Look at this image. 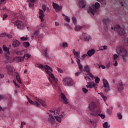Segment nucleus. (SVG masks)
<instances>
[{
  "label": "nucleus",
  "instance_id": "2",
  "mask_svg": "<svg viewBox=\"0 0 128 128\" xmlns=\"http://www.w3.org/2000/svg\"><path fill=\"white\" fill-rule=\"evenodd\" d=\"M26 98L30 104H33L34 106H36V108H40V104H42L44 108H46V103L42 99L36 98L35 102H34V101L30 100L28 96H26Z\"/></svg>",
  "mask_w": 128,
  "mask_h": 128
},
{
  "label": "nucleus",
  "instance_id": "62",
  "mask_svg": "<svg viewBox=\"0 0 128 128\" xmlns=\"http://www.w3.org/2000/svg\"><path fill=\"white\" fill-rule=\"evenodd\" d=\"M82 72H80H80H77L76 73V76H80V73Z\"/></svg>",
  "mask_w": 128,
  "mask_h": 128
},
{
  "label": "nucleus",
  "instance_id": "19",
  "mask_svg": "<svg viewBox=\"0 0 128 128\" xmlns=\"http://www.w3.org/2000/svg\"><path fill=\"white\" fill-rule=\"evenodd\" d=\"M44 10L40 9L39 10V17L40 19L41 22H44Z\"/></svg>",
  "mask_w": 128,
  "mask_h": 128
},
{
  "label": "nucleus",
  "instance_id": "40",
  "mask_svg": "<svg viewBox=\"0 0 128 128\" xmlns=\"http://www.w3.org/2000/svg\"><path fill=\"white\" fill-rule=\"evenodd\" d=\"M72 22L74 24H76V17H72Z\"/></svg>",
  "mask_w": 128,
  "mask_h": 128
},
{
  "label": "nucleus",
  "instance_id": "41",
  "mask_svg": "<svg viewBox=\"0 0 128 128\" xmlns=\"http://www.w3.org/2000/svg\"><path fill=\"white\" fill-rule=\"evenodd\" d=\"M117 116L119 120H122V113L120 112L118 113Z\"/></svg>",
  "mask_w": 128,
  "mask_h": 128
},
{
  "label": "nucleus",
  "instance_id": "36",
  "mask_svg": "<svg viewBox=\"0 0 128 128\" xmlns=\"http://www.w3.org/2000/svg\"><path fill=\"white\" fill-rule=\"evenodd\" d=\"M12 16L14 18H18V16H20V14L14 12L12 14Z\"/></svg>",
  "mask_w": 128,
  "mask_h": 128
},
{
  "label": "nucleus",
  "instance_id": "23",
  "mask_svg": "<svg viewBox=\"0 0 128 128\" xmlns=\"http://www.w3.org/2000/svg\"><path fill=\"white\" fill-rule=\"evenodd\" d=\"M24 56H18L14 59V60H15V62H24Z\"/></svg>",
  "mask_w": 128,
  "mask_h": 128
},
{
  "label": "nucleus",
  "instance_id": "63",
  "mask_svg": "<svg viewBox=\"0 0 128 128\" xmlns=\"http://www.w3.org/2000/svg\"><path fill=\"white\" fill-rule=\"evenodd\" d=\"M84 78H85V80H88H88L90 79V77H88V76H84Z\"/></svg>",
  "mask_w": 128,
  "mask_h": 128
},
{
  "label": "nucleus",
  "instance_id": "13",
  "mask_svg": "<svg viewBox=\"0 0 128 128\" xmlns=\"http://www.w3.org/2000/svg\"><path fill=\"white\" fill-rule=\"evenodd\" d=\"M102 22H103V23L106 25L105 27L104 28V30L105 32H108V26H106V24H108L110 22V18H107L106 19H104Z\"/></svg>",
  "mask_w": 128,
  "mask_h": 128
},
{
  "label": "nucleus",
  "instance_id": "42",
  "mask_svg": "<svg viewBox=\"0 0 128 128\" xmlns=\"http://www.w3.org/2000/svg\"><path fill=\"white\" fill-rule=\"evenodd\" d=\"M87 74L88 76H89L90 78H91L92 79H94V76L92 74L90 73V72L88 73Z\"/></svg>",
  "mask_w": 128,
  "mask_h": 128
},
{
  "label": "nucleus",
  "instance_id": "20",
  "mask_svg": "<svg viewBox=\"0 0 128 128\" xmlns=\"http://www.w3.org/2000/svg\"><path fill=\"white\" fill-rule=\"evenodd\" d=\"M20 42L18 40H15L12 42L13 48H18V46H20Z\"/></svg>",
  "mask_w": 128,
  "mask_h": 128
},
{
  "label": "nucleus",
  "instance_id": "21",
  "mask_svg": "<svg viewBox=\"0 0 128 128\" xmlns=\"http://www.w3.org/2000/svg\"><path fill=\"white\" fill-rule=\"evenodd\" d=\"M66 114L62 115V114H61L59 116H54V118H56V120L58 122H62V118Z\"/></svg>",
  "mask_w": 128,
  "mask_h": 128
},
{
  "label": "nucleus",
  "instance_id": "14",
  "mask_svg": "<svg viewBox=\"0 0 128 128\" xmlns=\"http://www.w3.org/2000/svg\"><path fill=\"white\" fill-rule=\"evenodd\" d=\"M52 6L55 9L56 12H60V10H62V7L58 6L56 3L53 2Z\"/></svg>",
  "mask_w": 128,
  "mask_h": 128
},
{
  "label": "nucleus",
  "instance_id": "22",
  "mask_svg": "<svg viewBox=\"0 0 128 128\" xmlns=\"http://www.w3.org/2000/svg\"><path fill=\"white\" fill-rule=\"evenodd\" d=\"M95 53L96 50H94V49H91L87 52V54L88 56H94V54Z\"/></svg>",
  "mask_w": 128,
  "mask_h": 128
},
{
  "label": "nucleus",
  "instance_id": "45",
  "mask_svg": "<svg viewBox=\"0 0 128 128\" xmlns=\"http://www.w3.org/2000/svg\"><path fill=\"white\" fill-rule=\"evenodd\" d=\"M9 101L10 102H9L8 106H9V108H12V98H10Z\"/></svg>",
  "mask_w": 128,
  "mask_h": 128
},
{
  "label": "nucleus",
  "instance_id": "51",
  "mask_svg": "<svg viewBox=\"0 0 128 128\" xmlns=\"http://www.w3.org/2000/svg\"><path fill=\"white\" fill-rule=\"evenodd\" d=\"M42 8L44 12H46V6L44 4H43L42 6Z\"/></svg>",
  "mask_w": 128,
  "mask_h": 128
},
{
  "label": "nucleus",
  "instance_id": "26",
  "mask_svg": "<svg viewBox=\"0 0 128 128\" xmlns=\"http://www.w3.org/2000/svg\"><path fill=\"white\" fill-rule=\"evenodd\" d=\"M60 112H62V109L60 108H56L54 111V114H57L58 116H60Z\"/></svg>",
  "mask_w": 128,
  "mask_h": 128
},
{
  "label": "nucleus",
  "instance_id": "46",
  "mask_svg": "<svg viewBox=\"0 0 128 128\" xmlns=\"http://www.w3.org/2000/svg\"><path fill=\"white\" fill-rule=\"evenodd\" d=\"M57 69L58 72H60V74H64V70H62V68H58Z\"/></svg>",
  "mask_w": 128,
  "mask_h": 128
},
{
  "label": "nucleus",
  "instance_id": "17",
  "mask_svg": "<svg viewBox=\"0 0 128 128\" xmlns=\"http://www.w3.org/2000/svg\"><path fill=\"white\" fill-rule=\"evenodd\" d=\"M98 112H100V111L98 110L96 113L94 114V113H90V116H100L101 118H106V115L104 114H98Z\"/></svg>",
  "mask_w": 128,
  "mask_h": 128
},
{
  "label": "nucleus",
  "instance_id": "12",
  "mask_svg": "<svg viewBox=\"0 0 128 128\" xmlns=\"http://www.w3.org/2000/svg\"><path fill=\"white\" fill-rule=\"evenodd\" d=\"M96 106V105L94 104V102H92L89 104L88 108L92 112V114H96V112H94Z\"/></svg>",
  "mask_w": 128,
  "mask_h": 128
},
{
  "label": "nucleus",
  "instance_id": "43",
  "mask_svg": "<svg viewBox=\"0 0 128 128\" xmlns=\"http://www.w3.org/2000/svg\"><path fill=\"white\" fill-rule=\"evenodd\" d=\"M65 20H66L67 22H70V19L68 16H65Z\"/></svg>",
  "mask_w": 128,
  "mask_h": 128
},
{
  "label": "nucleus",
  "instance_id": "6",
  "mask_svg": "<svg viewBox=\"0 0 128 128\" xmlns=\"http://www.w3.org/2000/svg\"><path fill=\"white\" fill-rule=\"evenodd\" d=\"M103 82V86H102V88H104V90L105 92H110V84H108V82L107 80H106V78L102 79Z\"/></svg>",
  "mask_w": 128,
  "mask_h": 128
},
{
  "label": "nucleus",
  "instance_id": "32",
  "mask_svg": "<svg viewBox=\"0 0 128 128\" xmlns=\"http://www.w3.org/2000/svg\"><path fill=\"white\" fill-rule=\"evenodd\" d=\"M78 66V68L80 70V72H82V65L80 64V60L79 61V62H76Z\"/></svg>",
  "mask_w": 128,
  "mask_h": 128
},
{
  "label": "nucleus",
  "instance_id": "27",
  "mask_svg": "<svg viewBox=\"0 0 128 128\" xmlns=\"http://www.w3.org/2000/svg\"><path fill=\"white\" fill-rule=\"evenodd\" d=\"M84 72H88V74L90 72V66L88 65H86V66H84Z\"/></svg>",
  "mask_w": 128,
  "mask_h": 128
},
{
  "label": "nucleus",
  "instance_id": "48",
  "mask_svg": "<svg viewBox=\"0 0 128 128\" xmlns=\"http://www.w3.org/2000/svg\"><path fill=\"white\" fill-rule=\"evenodd\" d=\"M26 124L24 122H21V126L20 128H24V126H26Z\"/></svg>",
  "mask_w": 128,
  "mask_h": 128
},
{
  "label": "nucleus",
  "instance_id": "15",
  "mask_svg": "<svg viewBox=\"0 0 128 128\" xmlns=\"http://www.w3.org/2000/svg\"><path fill=\"white\" fill-rule=\"evenodd\" d=\"M61 98L63 100V104H68V98L66 96V95L64 93H61Z\"/></svg>",
  "mask_w": 128,
  "mask_h": 128
},
{
  "label": "nucleus",
  "instance_id": "8",
  "mask_svg": "<svg viewBox=\"0 0 128 128\" xmlns=\"http://www.w3.org/2000/svg\"><path fill=\"white\" fill-rule=\"evenodd\" d=\"M4 52H6L5 53V58L6 60L4 62L5 64H8V62H10L11 58L10 56V48H4Z\"/></svg>",
  "mask_w": 128,
  "mask_h": 128
},
{
  "label": "nucleus",
  "instance_id": "9",
  "mask_svg": "<svg viewBox=\"0 0 128 128\" xmlns=\"http://www.w3.org/2000/svg\"><path fill=\"white\" fill-rule=\"evenodd\" d=\"M14 26H17L18 28L22 29L24 27V23L20 20H17L14 22Z\"/></svg>",
  "mask_w": 128,
  "mask_h": 128
},
{
  "label": "nucleus",
  "instance_id": "24",
  "mask_svg": "<svg viewBox=\"0 0 128 128\" xmlns=\"http://www.w3.org/2000/svg\"><path fill=\"white\" fill-rule=\"evenodd\" d=\"M79 4L80 6H82V8H86V2L84 0H80Z\"/></svg>",
  "mask_w": 128,
  "mask_h": 128
},
{
  "label": "nucleus",
  "instance_id": "61",
  "mask_svg": "<svg viewBox=\"0 0 128 128\" xmlns=\"http://www.w3.org/2000/svg\"><path fill=\"white\" fill-rule=\"evenodd\" d=\"M65 26H68V28H70V30H72V27H70V24L66 23L64 24Z\"/></svg>",
  "mask_w": 128,
  "mask_h": 128
},
{
  "label": "nucleus",
  "instance_id": "30",
  "mask_svg": "<svg viewBox=\"0 0 128 128\" xmlns=\"http://www.w3.org/2000/svg\"><path fill=\"white\" fill-rule=\"evenodd\" d=\"M8 72H14V70L12 69V68L10 66V65H7L6 66Z\"/></svg>",
  "mask_w": 128,
  "mask_h": 128
},
{
  "label": "nucleus",
  "instance_id": "35",
  "mask_svg": "<svg viewBox=\"0 0 128 128\" xmlns=\"http://www.w3.org/2000/svg\"><path fill=\"white\" fill-rule=\"evenodd\" d=\"M74 30L76 32H78V30H82V26H76Z\"/></svg>",
  "mask_w": 128,
  "mask_h": 128
},
{
  "label": "nucleus",
  "instance_id": "16",
  "mask_svg": "<svg viewBox=\"0 0 128 128\" xmlns=\"http://www.w3.org/2000/svg\"><path fill=\"white\" fill-rule=\"evenodd\" d=\"M28 52V50L24 49L22 50H20V51H16V54L18 56H24V54H26Z\"/></svg>",
  "mask_w": 128,
  "mask_h": 128
},
{
  "label": "nucleus",
  "instance_id": "59",
  "mask_svg": "<svg viewBox=\"0 0 128 128\" xmlns=\"http://www.w3.org/2000/svg\"><path fill=\"white\" fill-rule=\"evenodd\" d=\"M16 78L17 80H20V75L18 74V73H16Z\"/></svg>",
  "mask_w": 128,
  "mask_h": 128
},
{
  "label": "nucleus",
  "instance_id": "3",
  "mask_svg": "<svg viewBox=\"0 0 128 128\" xmlns=\"http://www.w3.org/2000/svg\"><path fill=\"white\" fill-rule=\"evenodd\" d=\"M100 6V5L99 4V3L96 2L95 4H92L91 7H89V10L92 14L94 16V14L98 12V10Z\"/></svg>",
  "mask_w": 128,
  "mask_h": 128
},
{
  "label": "nucleus",
  "instance_id": "57",
  "mask_svg": "<svg viewBox=\"0 0 128 128\" xmlns=\"http://www.w3.org/2000/svg\"><path fill=\"white\" fill-rule=\"evenodd\" d=\"M99 68H102V70H104L106 69V66H104V65H100V64H98Z\"/></svg>",
  "mask_w": 128,
  "mask_h": 128
},
{
  "label": "nucleus",
  "instance_id": "29",
  "mask_svg": "<svg viewBox=\"0 0 128 128\" xmlns=\"http://www.w3.org/2000/svg\"><path fill=\"white\" fill-rule=\"evenodd\" d=\"M88 83L90 86V88H96V86H97V84L94 82H89Z\"/></svg>",
  "mask_w": 128,
  "mask_h": 128
},
{
  "label": "nucleus",
  "instance_id": "7",
  "mask_svg": "<svg viewBox=\"0 0 128 128\" xmlns=\"http://www.w3.org/2000/svg\"><path fill=\"white\" fill-rule=\"evenodd\" d=\"M116 52L119 56L122 57L126 56H128V52L124 48H117Z\"/></svg>",
  "mask_w": 128,
  "mask_h": 128
},
{
  "label": "nucleus",
  "instance_id": "5",
  "mask_svg": "<svg viewBox=\"0 0 128 128\" xmlns=\"http://www.w3.org/2000/svg\"><path fill=\"white\" fill-rule=\"evenodd\" d=\"M115 32H117L120 36H124L126 34V30L124 28H120V25H116L114 27Z\"/></svg>",
  "mask_w": 128,
  "mask_h": 128
},
{
  "label": "nucleus",
  "instance_id": "53",
  "mask_svg": "<svg viewBox=\"0 0 128 128\" xmlns=\"http://www.w3.org/2000/svg\"><path fill=\"white\" fill-rule=\"evenodd\" d=\"M110 68V62H108L106 64V68Z\"/></svg>",
  "mask_w": 128,
  "mask_h": 128
},
{
  "label": "nucleus",
  "instance_id": "44",
  "mask_svg": "<svg viewBox=\"0 0 128 128\" xmlns=\"http://www.w3.org/2000/svg\"><path fill=\"white\" fill-rule=\"evenodd\" d=\"M29 8H34V2H30L29 3Z\"/></svg>",
  "mask_w": 128,
  "mask_h": 128
},
{
  "label": "nucleus",
  "instance_id": "47",
  "mask_svg": "<svg viewBox=\"0 0 128 128\" xmlns=\"http://www.w3.org/2000/svg\"><path fill=\"white\" fill-rule=\"evenodd\" d=\"M20 40H28V38L26 37H21L20 38Z\"/></svg>",
  "mask_w": 128,
  "mask_h": 128
},
{
  "label": "nucleus",
  "instance_id": "55",
  "mask_svg": "<svg viewBox=\"0 0 128 128\" xmlns=\"http://www.w3.org/2000/svg\"><path fill=\"white\" fill-rule=\"evenodd\" d=\"M118 58V54H115L114 55V60H116V58Z\"/></svg>",
  "mask_w": 128,
  "mask_h": 128
},
{
  "label": "nucleus",
  "instance_id": "49",
  "mask_svg": "<svg viewBox=\"0 0 128 128\" xmlns=\"http://www.w3.org/2000/svg\"><path fill=\"white\" fill-rule=\"evenodd\" d=\"M82 90L83 92H84V94H86V92H88V90L86 88H82Z\"/></svg>",
  "mask_w": 128,
  "mask_h": 128
},
{
  "label": "nucleus",
  "instance_id": "60",
  "mask_svg": "<svg viewBox=\"0 0 128 128\" xmlns=\"http://www.w3.org/2000/svg\"><path fill=\"white\" fill-rule=\"evenodd\" d=\"M88 54H84L82 56V58H83V60L86 58V56H88Z\"/></svg>",
  "mask_w": 128,
  "mask_h": 128
},
{
  "label": "nucleus",
  "instance_id": "56",
  "mask_svg": "<svg viewBox=\"0 0 128 128\" xmlns=\"http://www.w3.org/2000/svg\"><path fill=\"white\" fill-rule=\"evenodd\" d=\"M8 14H4V15L3 16V18H2L3 20H6V18H8Z\"/></svg>",
  "mask_w": 128,
  "mask_h": 128
},
{
  "label": "nucleus",
  "instance_id": "25",
  "mask_svg": "<svg viewBox=\"0 0 128 128\" xmlns=\"http://www.w3.org/2000/svg\"><path fill=\"white\" fill-rule=\"evenodd\" d=\"M42 52L44 54V57L46 58H48V50L44 48L42 50Z\"/></svg>",
  "mask_w": 128,
  "mask_h": 128
},
{
  "label": "nucleus",
  "instance_id": "50",
  "mask_svg": "<svg viewBox=\"0 0 128 128\" xmlns=\"http://www.w3.org/2000/svg\"><path fill=\"white\" fill-rule=\"evenodd\" d=\"M106 112L108 114L109 116H110V114H112V111L110 109L107 110Z\"/></svg>",
  "mask_w": 128,
  "mask_h": 128
},
{
  "label": "nucleus",
  "instance_id": "54",
  "mask_svg": "<svg viewBox=\"0 0 128 128\" xmlns=\"http://www.w3.org/2000/svg\"><path fill=\"white\" fill-rule=\"evenodd\" d=\"M0 38H4V36H6V33H2L0 34Z\"/></svg>",
  "mask_w": 128,
  "mask_h": 128
},
{
  "label": "nucleus",
  "instance_id": "38",
  "mask_svg": "<svg viewBox=\"0 0 128 128\" xmlns=\"http://www.w3.org/2000/svg\"><path fill=\"white\" fill-rule=\"evenodd\" d=\"M95 78V82L96 84H99L100 83V78L98 77H94Z\"/></svg>",
  "mask_w": 128,
  "mask_h": 128
},
{
  "label": "nucleus",
  "instance_id": "34",
  "mask_svg": "<svg viewBox=\"0 0 128 128\" xmlns=\"http://www.w3.org/2000/svg\"><path fill=\"white\" fill-rule=\"evenodd\" d=\"M39 31L38 30H36L34 32V36H35V38H38V34Z\"/></svg>",
  "mask_w": 128,
  "mask_h": 128
},
{
  "label": "nucleus",
  "instance_id": "52",
  "mask_svg": "<svg viewBox=\"0 0 128 128\" xmlns=\"http://www.w3.org/2000/svg\"><path fill=\"white\" fill-rule=\"evenodd\" d=\"M108 48V46H98V48Z\"/></svg>",
  "mask_w": 128,
  "mask_h": 128
},
{
  "label": "nucleus",
  "instance_id": "37",
  "mask_svg": "<svg viewBox=\"0 0 128 128\" xmlns=\"http://www.w3.org/2000/svg\"><path fill=\"white\" fill-rule=\"evenodd\" d=\"M23 46H24V48H28V46H30V42H24L23 43Z\"/></svg>",
  "mask_w": 128,
  "mask_h": 128
},
{
  "label": "nucleus",
  "instance_id": "39",
  "mask_svg": "<svg viewBox=\"0 0 128 128\" xmlns=\"http://www.w3.org/2000/svg\"><path fill=\"white\" fill-rule=\"evenodd\" d=\"M62 46L63 48H68V42H64L62 44Z\"/></svg>",
  "mask_w": 128,
  "mask_h": 128
},
{
  "label": "nucleus",
  "instance_id": "10",
  "mask_svg": "<svg viewBox=\"0 0 128 128\" xmlns=\"http://www.w3.org/2000/svg\"><path fill=\"white\" fill-rule=\"evenodd\" d=\"M48 114L49 116L48 119V122H50L51 124H56V119H54V116L50 114V113H48Z\"/></svg>",
  "mask_w": 128,
  "mask_h": 128
},
{
  "label": "nucleus",
  "instance_id": "4",
  "mask_svg": "<svg viewBox=\"0 0 128 128\" xmlns=\"http://www.w3.org/2000/svg\"><path fill=\"white\" fill-rule=\"evenodd\" d=\"M62 82L66 86H72L74 85V81L70 78L66 77L63 79Z\"/></svg>",
  "mask_w": 128,
  "mask_h": 128
},
{
  "label": "nucleus",
  "instance_id": "33",
  "mask_svg": "<svg viewBox=\"0 0 128 128\" xmlns=\"http://www.w3.org/2000/svg\"><path fill=\"white\" fill-rule=\"evenodd\" d=\"M103 128H110V125L108 124V122H105L103 124Z\"/></svg>",
  "mask_w": 128,
  "mask_h": 128
},
{
  "label": "nucleus",
  "instance_id": "18",
  "mask_svg": "<svg viewBox=\"0 0 128 128\" xmlns=\"http://www.w3.org/2000/svg\"><path fill=\"white\" fill-rule=\"evenodd\" d=\"M82 36L84 38V40H86V42H88V40L92 38V37H90V35H88V34L86 33H84Z\"/></svg>",
  "mask_w": 128,
  "mask_h": 128
},
{
  "label": "nucleus",
  "instance_id": "1",
  "mask_svg": "<svg viewBox=\"0 0 128 128\" xmlns=\"http://www.w3.org/2000/svg\"><path fill=\"white\" fill-rule=\"evenodd\" d=\"M37 67L38 68H45L46 72V74L50 76V78H52L54 84H58V79L56 78V77H54V74L50 72H52V68L50 66L48 65H45L44 66V65L42 64H38Z\"/></svg>",
  "mask_w": 128,
  "mask_h": 128
},
{
  "label": "nucleus",
  "instance_id": "64",
  "mask_svg": "<svg viewBox=\"0 0 128 128\" xmlns=\"http://www.w3.org/2000/svg\"><path fill=\"white\" fill-rule=\"evenodd\" d=\"M4 78V75L0 74V78Z\"/></svg>",
  "mask_w": 128,
  "mask_h": 128
},
{
  "label": "nucleus",
  "instance_id": "11",
  "mask_svg": "<svg viewBox=\"0 0 128 128\" xmlns=\"http://www.w3.org/2000/svg\"><path fill=\"white\" fill-rule=\"evenodd\" d=\"M72 52L76 60V62H80V52H76V50H73Z\"/></svg>",
  "mask_w": 128,
  "mask_h": 128
},
{
  "label": "nucleus",
  "instance_id": "28",
  "mask_svg": "<svg viewBox=\"0 0 128 128\" xmlns=\"http://www.w3.org/2000/svg\"><path fill=\"white\" fill-rule=\"evenodd\" d=\"M118 88V90H124V83H122V82L119 84Z\"/></svg>",
  "mask_w": 128,
  "mask_h": 128
},
{
  "label": "nucleus",
  "instance_id": "31",
  "mask_svg": "<svg viewBox=\"0 0 128 128\" xmlns=\"http://www.w3.org/2000/svg\"><path fill=\"white\" fill-rule=\"evenodd\" d=\"M30 54H28L27 52L24 54V56H23L25 60H28L30 57Z\"/></svg>",
  "mask_w": 128,
  "mask_h": 128
},
{
  "label": "nucleus",
  "instance_id": "58",
  "mask_svg": "<svg viewBox=\"0 0 128 128\" xmlns=\"http://www.w3.org/2000/svg\"><path fill=\"white\" fill-rule=\"evenodd\" d=\"M6 36H8V38H12V36L10 34H6Z\"/></svg>",
  "mask_w": 128,
  "mask_h": 128
}]
</instances>
